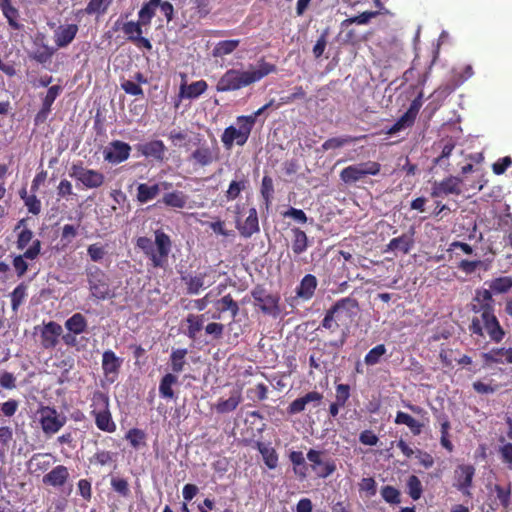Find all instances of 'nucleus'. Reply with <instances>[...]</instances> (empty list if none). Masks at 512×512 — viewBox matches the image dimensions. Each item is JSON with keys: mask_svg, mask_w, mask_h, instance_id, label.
Here are the masks:
<instances>
[{"mask_svg": "<svg viewBox=\"0 0 512 512\" xmlns=\"http://www.w3.org/2000/svg\"><path fill=\"white\" fill-rule=\"evenodd\" d=\"M188 197L182 191H173L165 193L160 200L167 207L183 209L187 204Z\"/></svg>", "mask_w": 512, "mask_h": 512, "instance_id": "72a5a7b5", "label": "nucleus"}, {"mask_svg": "<svg viewBox=\"0 0 512 512\" xmlns=\"http://www.w3.org/2000/svg\"><path fill=\"white\" fill-rule=\"evenodd\" d=\"M35 46L36 48L30 54V58L42 65L46 64L47 62H50L55 53V49L53 47H50L43 41H41L40 43L35 42Z\"/></svg>", "mask_w": 512, "mask_h": 512, "instance_id": "473e14b6", "label": "nucleus"}, {"mask_svg": "<svg viewBox=\"0 0 512 512\" xmlns=\"http://www.w3.org/2000/svg\"><path fill=\"white\" fill-rule=\"evenodd\" d=\"M111 486L115 492L123 497H127L130 494L129 484L124 478H112Z\"/></svg>", "mask_w": 512, "mask_h": 512, "instance_id": "338daca9", "label": "nucleus"}, {"mask_svg": "<svg viewBox=\"0 0 512 512\" xmlns=\"http://www.w3.org/2000/svg\"><path fill=\"white\" fill-rule=\"evenodd\" d=\"M251 121L252 120L244 118V115H241L236 118L238 128L233 125L225 128L221 135V141L226 149H231L234 143L238 146L246 144L253 129Z\"/></svg>", "mask_w": 512, "mask_h": 512, "instance_id": "0eeeda50", "label": "nucleus"}, {"mask_svg": "<svg viewBox=\"0 0 512 512\" xmlns=\"http://www.w3.org/2000/svg\"><path fill=\"white\" fill-rule=\"evenodd\" d=\"M187 349H175L170 354V366L173 374L180 373L186 365Z\"/></svg>", "mask_w": 512, "mask_h": 512, "instance_id": "a19ab883", "label": "nucleus"}, {"mask_svg": "<svg viewBox=\"0 0 512 512\" xmlns=\"http://www.w3.org/2000/svg\"><path fill=\"white\" fill-rule=\"evenodd\" d=\"M154 235V242L146 236L138 237L136 247L150 260L153 268H164L167 265L168 256L171 252L172 241L170 236L161 229H157Z\"/></svg>", "mask_w": 512, "mask_h": 512, "instance_id": "f03ea898", "label": "nucleus"}, {"mask_svg": "<svg viewBox=\"0 0 512 512\" xmlns=\"http://www.w3.org/2000/svg\"><path fill=\"white\" fill-rule=\"evenodd\" d=\"M40 253L41 241L34 239L30 247H28L23 254L12 256V265L19 278L23 277L28 271L29 265L27 260H35Z\"/></svg>", "mask_w": 512, "mask_h": 512, "instance_id": "f8f14e48", "label": "nucleus"}, {"mask_svg": "<svg viewBox=\"0 0 512 512\" xmlns=\"http://www.w3.org/2000/svg\"><path fill=\"white\" fill-rule=\"evenodd\" d=\"M27 285L24 282L18 284L10 294L11 308L14 312H17L19 307L23 304L27 297Z\"/></svg>", "mask_w": 512, "mask_h": 512, "instance_id": "c03bdc74", "label": "nucleus"}, {"mask_svg": "<svg viewBox=\"0 0 512 512\" xmlns=\"http://www.w3.org/2000/svg\"><path fill=\"white\" fill-rule=\"evenodd\" d=\"M136 150L146 158H153L158 162L165 159L166 146L162 140H152L135 146Z\"/></svg>", "mask_w": 512, "mask_h": 512, "instance_id": "aec40b11", "label": "nucleus"}, {"mask_svg": "<svg viewBox=\"0 0 512 512\" xmlns=\"http://www.w3.org/2000/svg\"><path fill=\"white\" fill-rule=\"evenodd\" d=\"M78 235V227L74 226L72 224H65L62 227L61 232V242L64 243V245L70 244L73 239Z\"/></svg>", "mask_w": 512, "mask_h": 512, "instance_id": "0e129e2a", "label": "nucleus"}, {"mask_svg": "<svg viewBox=\"0 0 512 512\" xmlns=\"http://www.w3.org/2000/svg\"><path fill=\"white\" fill-rule=\"evenodd\" d=\"M78 25H60L54 32V41L57 48L67 47L75 39L78 33Z\"/></svg>", "mask_w": 512, "mask_h": 512, "instance_id": "5701e85b", "label": "nucleus"}, {"mask_svg": "<svg viewBox=\"0 0 512 512\" xmlns=\"http://www.w3.org/2000/svg\"><path fill=\"white\" fill-rule=\"evenodd\" d=\"M463 179L456 176H449L441 181H435L431 188V197L438 198L448 195L459 196L462 193L460 185Z\"/></svg>", "mask_w": 512, "mask_h": 512, "instance_id": "ddd939ff", "label": "nucleus"}, {"mask_svg": "<svg viewBox=\"0 0 512 512\" xmlns=\"http://www.w3.org/2000/svg\"><path fill=\"white\" fill-rule=\"evenodd\" d=\"M365 137H366L365 135H362V136L343 135V136H339V137H332V138L327 139L321 145V148L323 151L335 150V149L342 148L346 145L358 142L361 139H364Z\"/></svg>", "mask_w": 512, "mask_h": 512, "instance_id": "c85d7f7f", "label": "nucleus"}, {"mask_svg": "<svg viewBox=\"0 0 512 512\" xmlns=\"http://www.w3.org/2000/svg\"><path fill=\"white\" fill-rule=\"evenodd\" d=\"M242 402V395L239 391L231 394L228 399H219L215 405L217 413L225 414L234 411Z\"/></svg>", "mask_w": 512, "mask_h": 512, "instance_id": "c9c22d12", "label": "nucleus"}, {"mask_svg": "<svg viewBox=\"0 0 512 512\" xmlns=\"http://www.w3.org/2000/svg\"><path fill=\"white\" fill-rule=\"evenodd\" d=\"M214 307L216 309L217 314L212 316L213 319H220L221 313L229 311L231 316L234 318L239 313V305L233 299L231 294H227L223 296L221 299L214 302Z\"/></svg>", "mask_w": 512, "mask_h": 512, "instance_id": "b1692460", "label": "nucleus"}, {"mask_svg": "<svg viewBox=\"0 0 512 512\" xmlns=\"http://www.w3.org/2000/svg\"><path fill=\"white\" fill-rule=\"evenodd\" d=\"M380 170L381 165L376 161L362 162L344 168L340 172V179L346 184H353L364 179L368 175H378Z\"/></svg>", "mask_w": 512, "mask_h": 512, "instance_id": "9d476101", "label": "nucleus"}, {"mask_svg": "<svg viewBox=\"0 0 512 512\" xmlns=\"http://www.w3.org/2000/svg\"><path fill=\"white\" fill-rule=\"evenodd\" d=\"M317 284V278L314 275L306 274L296 289L297 296L304 300L311 299L315 293Z\"/></svg>", "mask_w": 512, "mask_h": 512, "instance_id": "cd10ccee", "label": "nucleus"}, {"mask_svg": "<svg viewBox=\"0 0 512 512\" xmlns=\"http://www.w3.org/2000/svg\"><path fill=\"white\" fill-rule=\"evenodd\" d=\"M34 233L31 229L28 227H24L19 233L17 234V240H16V248L18 250H24L27 248L28 244L30 242H33Z\"/></svg>", "mask_w": 512, "mask_h": 512, "instance_id": "13d9d810", "label": "nucleus"}, {"mask_svg": "<svg viewBox=\"0 0 512 512\" xmlns=\"http://www.w3.org/2000/svg\"><path fill=\"white\" fill-rule=\"evenodd\" d=\"M289 460L293 464L294 473L300 478L307 477V466L305 463L304 455L301 451H292L289 454Z\"/></svg>", "mask_w": 512, "mask_h": 512, "instance_id": "ea45409f", "label": "nucleus"}, {"mask_svg": "<svg viewBox=\"0 0 512 512\" xmlns=\"http://www.w3.org/2000/svg\"><path fill=\"white\" fill-rule=\"evenodd\" d=\"M36 329H39L40 344L44 349H54L63 333L62 326L55 321L43 323L41 327H36Z\"/></svg>", "mask_w": 512, "mask_h": 512, "instance_id": "4468645a", "label": "nucleus"}, {"mask_svg": "<svg viewBox=\"0 0 512 512\" xmlns=\"http://www.w3.org/2000/svg\"><path fill=\"white\" fill-rule=\"evenodd\" d=\"M69 174L86 189H98L105 183V175L102 172L86 168L81 162L73 164Z\"/></svg>", "mask_w": 512, "mask_h": 512, "instance_id": "9b49d317", "label": "nucleus"}, {"mask_svg": "<svg viewBox=\"0 0 512 512\" xmlns=\"http://www.w3.org/2000/svg\"><path fill=\"white\" fill-rule=\"evenodd\" d=\"M489 288L494 293H505L512 288V278L508 276L495 278L489 282Z\"/></svg>", "mask_w": 512, "mask_h": 512, "instance_id": "603ef678", "label": "nucleus"}, {"mask_svg": "<svg viewBox=\"0 0 512 512\" xmlns=\"http://www.w3.org/2000/svg\"><path fill=\"white\" fill-rule=\"evenodd\" d=\"M143 25L141 22L128 21L122 25V31L127 36V40L130 42H134L137 37L142 35Z\"/></svg>", "mask_w": 512, "mask_h": 512, "instance_id": "5fc2aeb1", "label": "nucleus"}, {"mask_svg": "<svg viewBox=\"0 0 512 512\" xmlns=\"http://www.w3.org/2000/svg\"><path fill=\"white\" fill-rule=\"evenodd\" d=\"M38 421L45 436H52L59 432L66 424L67 418L54 407L40 406L37 410Z\"/></svg>", "mask_w": 512, "mask_h": 512, "instance_id": "6e6552de", "label": "nucleus"}, {"mask_svg": "<svg viewBox=\"0 0 512 512\" xmlns=\"http://www.w3.org/2000/svg\"><path fill=\"white\" fill-rule=\"evenodd\" d=\"M2 12L10 27L15 30H19L22 27V25L18 22L19 11L17 8L14 6L7 7L2 9Z\"/></svg>", "mask_w": 512, "mask_h": 512, "instance_id": "680f3d73", "label": "nucleus"}, {"mask_svg": "<svg viewBox=\"0 0 512 512\" xmlns=\"http://www.w3.org/2000/svg\"><path fill=\"white\" fill-rule=\"evenodd\" d=\"M86 275L89 290L93 298L106 300L114 296L110 286L109 276L102 269L97 266L87 267Z\"/></svg>", "mask_w": 512, "mask_h": 512, "instance_id": "423d86ee", "label": "nucleus"}, {"mask_svg": "<svg viewBox=\"0 0 512 512\" xmlns=\"http://www.w3.org/2000/svg\"><path fill=\"white\" fill-rule=\"evenodd\" d=\"M414 120L409 117L406 113H404L388 130V135H394L398 133L399 131L411 127L414 124Z\"/></svg>", "mask_w": 512, "mask_h": 512, "instance_id": "052dcab7", "label": "nucleus"}, {"mask_svg": "<svg viewBox=\"0 0 512 512\" xmlns=\"http://www.w3.org/2000/svg\"><path fill=\"white\" fill-rule=\"evenodd\" d=\"M407 493L412 500L417 501L423 494V486L420 479L416 475L408 477L406 482Z\"/></svg>", "mask_w": 512, "mask_h": 512, "instance_id": "49530a36", "label": "nucleus"}, {"mask_svg": "<svg viewBox=\"0 0 512 512\" xmlns=\"http://www.w3.org/2000/svg\"><path fill=\"white\" fill-rule=\"evenodd\" d=\"M62 91V87L60 85H53L49 87L46 96L43 99L42 106L51 109L54 101L59 96Z\"/></svg>", "mask_w": 512, "mask_h": 512, "instance_id": "69168bd1", "label": "nucleus"}, {"mask_svg": "<svg viewBox=\"0 0 512 512\" xmlns=\"http://www.w3.org/2000/svg\"><path fill=\"white\" fill-rule=\"evenodd\" d=\"M474 300L478 303L473 306L475 313L482 312L483 310H494L492 291L489 289L478 290Z\"/></svg>", "mask_w": 512, "mask_h": 512, "instance_id": "4c0bfd02", "label": "nucleus"}, {"mask_svg": "<svg viewBox=\"0 0 512 512\" xmlns=\"http://www.w3.org/2000/svg\"><path fill=\"white\" fill-rule=\"evenodd\" d=\"M206 272H201L196 275L192 274H185L181 276V280L186 285V292L189 295H196L199 294V292L206 287H209L212 285V282L206 283Z\"/></svg>", "mask_w": 512, "mask_h": 512, "instance_id": "4be33fe9", "label": "nucleus"}, {"mask_svg": "<svg viewBox=\"0 0 512 512\" xmlns=\"http://www.w3.org/2000/svg\"><path fill=\"white\" fill-rule=\"evenodd\" d=\"M381 497L383 500L391 505H398L401 503V492L394 486L385 485L380 490Z\"/></svg>", "mask_w": 512, "mask_h": 512, "instance_id": "de8ad7c7", "label": "nucleus"}, {"mask_svg": "<svg viewBox=\"0 0 512 512\" xmlns=\"http://www.w3.org/2000/svg\"><path fill=\"white\" fill-rule=\"evenodd\" d=\"M178 383V377L173 373L165 374L159 383V395L163 399H175L173 386Z\"/></svg>", "mask_w": 512, "mask_h": 512, "instance_id": "2f4dec72", "label": "nucleus"}, {"mask_svg": "<svg viewBox=\"0 0 512 512\" xmlns=\"http://www.w3.org/2000/svg\"><path fill=\"white\" fill-rule=\"evenodd\" d=\"M208 88V84L205 80H198L187 85L181 84L179 95L185 99H195L202 95Z\"/></svg>", "mask_w": 512, "mask_h": 512, "instance_id": "bb28decb", "label": "nucleus"}, {"mask_svg": "<svg viewBox=\"0 0 512 512\" xmlns=\"http://www.w3.org/2000/svg\"><path fill=\"white\" fill-rule=\"evenodd\" d=\"M87 326V320L81 313H75L65 321V328L78 335L84 333Z\"/></svg>", "mask_w": 512, "mask_h": 512, "instance_id": "58836bf2", "label": "nucleus"}, {"mask_svg": "<svg viewBox=\"0 0 512 512\" xmlns=\"http://www.w3.org/2000/svg\"><path fill=\"white\" fill-rule=\"evenodd\" d=\"M251 296L254 299V305L258 306L265 315L273 317L280 315V296L277 293H269L262 285H256L251 290Z\"/></svg>", "mask_w": 512, "mask_h": 512, "instance_id": "1a4fd4ad", "label": "nucleus"}, {"mask_svg": "<svg viewBox=\"0 0 512 512\" xmlns=\"http://www.w3.org/2000/svg\"><path fill=\"white\" fill-rule=\"evenodd\" d=\"M131 146L120 140H113L103 151L104 160L110 164H120L130 157Z\"/></svg>", "mask_w": 512, "mask_h": 512, "instance_id": "2eb2a0df", "label": "nucleus"}, {"mask_svg": "<svg viewBox=\"0 0 512 512\" xmlns=\"http://www.w3.org/2000/svg\"><path fill=\"white\" fill-rule=\"evenodd\" d=\"M126 439L134 449H138L145 445L146 434L141 429L132 428L126 433Z\"/></svg>", "mask_w": 512, "mask_h": 512, "instance_id": "4d7b16f0", "label": "nucleus"}, {"mask_svg": "<svg viewBox=\"0 0 512 512\" xmlns=\"http://www.w3.org/2000/svg\"><path fill=\"white\" fill-rule=\"evenodd\" d=\"M160 193V185L158 183L149 185L140 183L137 187L136 199L139 203L145 204L155 199Z\"/></svg>", "mask_w": 512, "mask_h": 512, "instance_id": "7c9ffc66", "label": "nucleus"}, {"mask_svg": "<svg viewBox=\"0 0 512 512\" xmlns=\"http://www.w3.org/2000/svg\"><path fill=\"white\" fill-rule=\"evenodd\" d=\"M455 149V144L452 141H448L442 148V151L438 157L434 159V164L444 167L447 171H449L450 164L448 163V158L451 156L453 150Z\"/></svg>", "mask_w": 512, "mask_h": 512, "instance_id": "6e6d98bb", "label": "nucleus"}, {"mask_svg": "<svg viewBox=\"0 0 512 512\" xmlns=\"http://www.w3.org/2000/svg\"><path fill=\"white\" fill-rule=\"evenodd\" d=\"M387 349L384 344H378L373 347L364 357V362L368 366H374L381 361V358L386 354Z\"/></svg>", "mask_w": 512, "mask_h": 512, "instance_id": "8fccbe9b", "label": "nucleus"}, {"mask_svg": "<svg viewBox=\"0 0 512 512\" xmlns=\"http://www.w3.org/2000/svg\"><path fill=\"white\" fill-rule=\"evenodd\" d=\"M69 478V472L66 466L58 465L49 473L44 475L43 483L54 487L63 486Z\"/></svg>", "mask_w": 512, "mask_h": 512, "instance_id": "393cba45", "label": "nucleus"}, {"mask_svg": "<svg viewBox=\"0 0 512 512\" xmlns=\"http://www.w3.org/2000/svg\"><path fill=\"white\" fill-rule=\"evenodd\" d=\"M414 229H410V233H404L398 237L392 238L386 245L384 252H393L396 256L409 254L414 247Z\"/></svg>", "mask_w": 512, "mask_h": 512, "instance_id": "a211bd4d", "label": "nucleus"}, {"mask_svg": "<svg viewBox=\"0 0 512 512\" xmlns=\"http://www.w3.org/2000/svg\"><path fill=\"white\" fill-rule=\"evenodd\" d=\"M247 182L244 175H241L239 179L231 181L225 194L227 200L233 201L238 198L240 193L246 189Z\"/></svg>", "mask_w": 512, "mask_h": 512, "instance_id": "a18cd8bd", "label": "nucleus"}, {"mask_svg": "<svg viewBox=\"0 0 512 512\" xmlns=\"http://www.w3.org/2000/svg\"><path fill=\"white\" fill-rule=\"evenodd\" d=\"M240 44V40H223L219 41L213 48L212 54L214 57H223L234 52Z\"/></svg>", "mask_w": 512, "mask_h": 512, "instance_id": "79ce46f5", "label": "nucleus"}, {"mask_svg": "<svg viewBox=\"0 0 512 512\" xmlns=\"http://www.w3.org/2000/svg\"><path fill=\"white\" fill-rule=\"evenodd\" d=\"M237 229L244 238H250L253 234L259 232V222L255 208L249 210V214L243 224H238Z\"/></svg>", "mask_w": 512, "mask_h": 512, "instance_id": "a878e982", "label": "nucleus"}, {"mask_svg": "<svg viewBox=\"0 0 512 512\" xmlns=\"http://www.w3.org/2000/svg\"><path fill=\"white\" fill-rule=\"evenodd\" d=\"M499 454L502 462L512 470V443H506L499 448Z\"/></svg>", "mask_w": 512, "mask_h": 512, "instance_id": "774afa93", "label": "nucleus"}, {"mask_svg": "<svg viewBox=\"0 0 512 512\" xmlns=\"http://www.w3.org/2000/svg\"><path fill=\"white\" fill-rule=\"evenodd\" d=\"M123 359L118 357L114 351L105 350L102 354V371L109 383H114L120 373Z\"/></svg>", "mask_w": 512, "mask_h": 512, "instance_id": "f3484780", "label": "nucleus"}, {"mask_svg": "<svg viewBox=\"0 0 512 512\" xmlns=\"http://www.w3.org/2000/svg\"><path fill=\"white\" fill-rule=\"evenodd\" d=\"M414 120L409 117L406 113H404L388 130V135H394L398 133L399 131L411 127L414 124Z\"/></svg>", "mask_w": 512, "mask_h": 512, "instance_id": "bf43d9fd", "label": "nucleus"}, {"mask_svg": "<svg viewBox=\"0 0 512 512\" xmlns=\"http://www.w3.org/2000/svg\"><path fill=\"white\" fill-rule=\"evenodd\" d=\"M292 239V251L295 255L304 253L309 247V240L306 233L298 227L291 229Z\"/></svg>", "mask_w": 512, "mask_h": 512, "instance_id": "f704fd0d", "label": "nucleus"}, {"mask_svg": "<svg viewBox=\"0 0 512 512\" xmlns=\"http://www.w3.org/2000/svg\"><path fill=\"white\" fill-rule=\"evenodd\" d=\"M276 65L261 60L257 69L239 70L228 69L216 84L217 92H230L240 90L256 83L267 75L276 72Z\"/></svg>", "mask_w": 512, "mask_h": 512, "instance_id": "f257e3e1", "label": "nucleus"}, {"mask_svg": "<svg viewBox=\"0 0 512 512\" xmlns=\"http://www.w3.org/2000/svg\"><path fill=\"white\" fill-rule=\"evenodd\" d=\"M456 480L457 483L455 486L458 490H460L464 495H470L469 488L472 485L473 477L475 474V468L470 464H462L459 465L456 470Z\"/></svg>", "mask_w": 512, "mask_h": 512, "instance_id": "412c9836", "label": "nucleus"}, {"mask_svg": "<svg viewBox=\"0 0 512 512\" xmlns=\"http://www.w3.org/2000/svg\"><path fill=\"white\" fill-rule=\"evenodd\" d=\"M186 322L188 323L187 336L190 339L195 340L197 338V334L203 328L204 315L189 314L186 318Z\"/></svg>", "mask_w": 512, "mask_h": 512, "instance_id": "37998d69", "label": "nucleus"}, {"mask_svg": "<svg viewBox=\"0 0 512 512\" xmlns=\"http://www.w3.org/2000/svg\"><path fill=\"white\" fill-rule=\"evenodd\" d=\"M358 301L352 297H345L338 300L330 309L326 311V314L321 322V326L332 332L339 328V324L336 321L341 320L342 314H345L347 318H352L356 314L358 309Z\"/></svg>", "mask_w": 512, "mask_h": 512, "instance_id": "39448f33", "label": "nucleus"}, {"mask_svg": "<svg viewBox=\"0 0 512 512\" xmlns=\"http://www.w3.org/2000/svg\"><path fill=\"white\" fill-rule=\"evenodd\" d=\"M323 452L310 449L307 452V459L311 462L312 470L320 477L327 478L331 474H333L336 470V464L334 460H326L322 459Z\"/></svg>", "mask_w": 512, "mask_h": 512, "instance_id": "dca6fc26", "label": "nucleus"}, {"mask_svg": "<svg viewBox=\"0 0 512 512\" xmlns=\"http://www.w3.org/2000/svg\"><path fill=\"white\" fill-rule=\"evenodd\" d=\"M161 0H149L148 3L144 4V6L139 11V19L143 25L149 24L151 19L155 15L156 8L160 5Z\"/></svg>", "mask_w": 512, "mask_h": 512, "instance_id": "09e8293b", "label": "nucleus"}, {"mask_svg": "<svg viewBox=\"0 0 512 512\" xmlns=\"http://www.w3.org/2000/svg\"><path fill=\"white\" fill-rule=\"evenodd\" d=\"M91 407H93L91 415L94 417L96 427L104 432H115L117 426L110 411L109 396L101 391H95Z\"/></svg>", "mask_w": 512, "mask_h": 512, "instance_id": "20e7f679", "label": "nucleus"}, {"mask_svg": "<svg viewBox=\"0 0 512 512\" xmlns=\"http://www.w3.org/2000/svg\"><path fill=\"white\" fill-rule=\"evenodd\" d=\"M190 158L202 167L212 164L217 157L208 146H201L191 154Z\"/></svg>", "mask_w": 512, "mask_h": 512, "instance_id": "e433bc0d", "label": "nucleus"}, {"mask_svg": "<svg viewBox=\"0 0 512 512\" xmlns=\"http://www.w3.org/2000/svg\"><path fill=\"white\" fill-rule=\"evenodd\" d=\"M394 423L397 425H406L414 436L420 435L424 428L423 423L402 411L396 413Z\"/></svg>", "mask_w": 512, "mask_h": 512, "instance_id": "c756f323", "label": "nucleus"}, {"mask_svg": "<svg viewBox=\"0 0 512 512\" xmlns=\"http://www.w3.org/2000/svg\"><path fill=\"white\" fill-rule=\"evenodd\" d=\"M116 457H117V454L114 452L107 451V450H98L90 458V463L105 466L112 462H115Z\"/></svg>", "mask_w": 512, "mask_h": 512, "instance_id": "864d4df0", "label": "nucleus"}, {"mask_svg": "<svg viewBox=\"0 0 512 512\" xmlns=\"http://www.w3.org/2000/svg\"><path fill=\"white\" fill-rule=\"evenodd\" d=\"M478 313L479 316L473 317L469 325L471 334L481 338L488 335L491 341L500 343L505 337V331L501 327L494 310L485 309Z\"/></svg>", "mask_w": 512, "mask_h": 512, "instance_id": "7ed1b4c3", "label": "nucleus"}, {"mask_svg": "<svg viewBox=\"0 0 512 512\" xmlns=\"http://www.w3.org/2000/svg\"><path fill=\"white\" fill-rule=\"evenodd\" d=\"M323 397V394L318 391H310L306 393L304 396H301L293 400L289 404L287 412L289 415H295L303 412L306 408V405L308 404L318 406L322 402Z\"/></svg>", "mask_w": 512, "mask_h": 512, "instance_id": "6ab92c4d", "label": "nucleus"}, {"mask_svg": "<svg viewBox=\"0 0 512 512\" xmlns=\"http://www.w3.org/2000/svg\"><path fill=\"white\" fill-rule=\"evenodd\" d=\"M259 452L261 453L265 465L269 469H275L278 465V455L274 448H269L261 443L258 444Z\"/></svg>", "mask_w": 512, "mask_h": 512, "instance_id": "3c124183", "label": "nucleus"}, {"mask_svg": "<svg viewBox=\"0 0 512 512\" xmlns=\"http://www.w3.org/2000/svg\"><path fill=\"white\" fill-rule=\"evenodd\" d=\"M108 0H90L85 8V12L91 14H102L108 7Z\"/></svg>", "mask_w": 512, "mask_h": 512, "instance_id": "e2e57ef3", "label": "nucleus"}]
</instances>
